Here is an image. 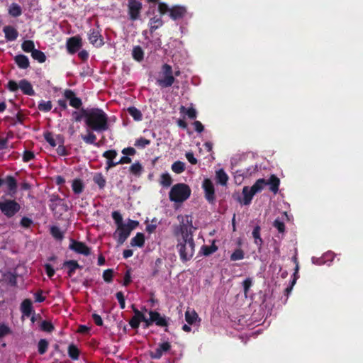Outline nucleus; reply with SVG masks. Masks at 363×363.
I'll return each mask as SVG.
<instances>
[{"label":"nucleus","mask_w":363,"mask_h":363,"mask_svg":"<svg viewBox=\"0 0 363 363\" xmlns=\"http://www.w3.org/2000/svg\"><path fill=\"white\" fill-rule=\"evenodd\" d=\"M180 224L175 227L174 235L177 238V250L179 252L180 259L183 262L189 261L194 255L195 243L192 233L188 230V225L192 226L191 218L186 215L185 216H178Z\"/></svg>","instance_id":"1"},{"label":"nucleus","mask_w":363,"mask_h":363,"mask_svg":"<svg viewBox=\"0 0 363 363\" xmlns=\"http://www.w3.org/2000/svg\"><path fill=\"white\" fill-rule=\"evenodd\" d=\"M85 113V124L91 130L103 133L109 128L108 115L99 108H89Z\"/></svg>","instance_id":"2"},{"label":"nucleus","mask_w":363,"mask_h":363,"mask_svg":"<svg viewBox=\"0 0 363 363\" xmlns=\"http://www.w3.org/2000/svg\"><path fill=\"white\" fill-rule=\"evenodd\" d=\"M267 185L269 186V190L274 194H277L280 185V179L275 174H271L267 180L263 178L257 179L250 189L256 194L261 192Z\"/></svg>","instance_id":"3"},{"label":"nucleus","mask_w":363,"mask_h":363,"mask_svg":"<svg viewBox=\"0 0 363 363\" xmlns=\"http://www.w3.org/2000/svg\"><path fill=\"white\" fill-rule=\"evenodd\" d=\"M191 194V190L189 185L184 183H178L172 187L169 197L172 201L182 203L190 197Z\"/></svg>","instance_id":"4"},{"label":"nucleus","mask_w":363,"mask_h":363,"mask_svg":"<svg viewBox=\"0 0 363 363\" xmlns=\"http://www.w3.org/2000/svg\"><path fill=\"white\" fill-rule=\"evenodd\" d=\"M176 81L172 67L167 63L162 65L159 77L156 79L157 84L161 88H168L172 86Z\"/></svg>","instance_id":"5"},{"label":"nucleus","mask_w":363,"mask_h":363,"mask_svg":"<svg viewBox=\"0 0 363 363\" xmlns=\"http://www.w3.org/2000/svg\"><path fill=\"white\" fill-rule=\"evenodd\" d=\"M6 87L11 92H16L21 89L25 95L34 96L35 94L32 84L26 79L20 80L18 83L11 79L8 82Z\"/></svg>","instance_id":"6"},{"label":"nucleus","mask_w":363,"mask_h":363,"mask_svg":"<svg viewBox=\"0 0 363 363\" xmlns=\"http://www.w3.org/2000/svg\"><path fill=\"white\" fill-rule=\"evenodd\" d=\"M21 205L14 199L0 201V211L7 218H13L21 210Z\"/></svg>","instance_id":"7"},{"label":"nucleus","mask_w":363,"mask_h":363,"mask_svg":"<svg viewBox=\"0 0 363 363\" xmlns=\"http://www.w3.org/2000/svg\"><path fill=\"white\" fill-rule=\"evenodd\" d=\"M89 43L96 48H101L104 45L101 29L97 24L96 28H91L87 33Z\"/></svg>","instance_id":"8"},{"label":"nucleus","mask_w":363,"mask_h":363,"mask_svg":"<svg viewBox=\"0 0 363 363\" xmlns=\"http://www.w3.org/2000/svg\"><path fill=\"white\" fill-rule=\"evenodd\" d=\"M143 8L142 3L137 0H128V13L130 20L135 21L140 18V12Z\"/></svg>","instance_id":"9"},{"label":"nucleus","mask_w":363,"mask_h":363,"mask_svg":"<svg viewBox=\"0 0 363 363\" xmlns=\"http://www.w3.org/2000/svg\"><path fill=\"white\" fill-rule=\"evenodd\" d=\"M202 188L204 191L205 198L210 203L216 201L215 188L210 179H205L202 183Z\"/></svg>","instance_id":"10"},{"label":"nucleus","mask_w":363,"mask_h":363,"mask_svg":"<svg viewBox=\"0 0 363 363\" xmlns=\"http://www.w3.org/2000/svg\"><path fill=\"white\" fill-rule=\"evenodd\" d=\"M69 248L74 252L84 256H88L91 254L90 248L84 242L77 241L74 239H70Z\"/></svg>","instance_id":"11"},{"label":"nucleus","mask_w":363,"mask_h":363,"mask_svg":"<svg viewBox=\"0 0 363 363\" xmlns=\"http://www.w3.org/2000/svg\"><path fill=\"white\" fill-rule=\"evenodd\" d=\"M187 13L186 6L174 5L171 7L169 16L173 21H177L184 18L187 15Z\"/></svg>","instance_id":"12"},{"label":"nucleus","mask_w":363,"mask_h":363,"mask_svg":"<svg viewBox=\"0 0 363 363\" xmlns=\"http://www.w3.org/2000/svg\"><path fill=\"white\" fill-rule=\"evenodd\" d=\"M172 345L169 342H164L160 343L158 347L150 352V357L154 359H160L164 353L169 352L171 350Z\"/></svg>","instance_id":"13"},{"label":"nucleus","mask_w":363,"mask_h":363,"mask_svg":"<svg viewBox=\"0 0 363 363\" xmlns=\"http://www.w3.org/2000/svg\"><path fill=\"white\" fill-rule=\"evenodd\" d=\"M82 46V39L79 36L71 37L67 40L66 47L69 54L76 53Z\"/></svg>","instance_id":"14"},{"label":"nucleus","mask_w":363,"mask_h":363,"mask_svg":"<svg viewBox=\"0 0 363 363\" xmlns=\"http://www.w3.org/2000/svg\"><path fill=\"white\" fill-rule=\"evenodd\" d=\"M131 230L129 229L128 226L123 224L117 227L116 232L114 233V236L117 237V242L119 245H122L129 237Z\"/></svg>","instance_id":"15"},{"label":"nucleus","mask_w":363,"mask_h":363,"mask_svg":"<svg viewBox=\"0 0 363 363\" xmlns=\"http://www.w3.org/2000/svg\"><path fill=\"white\" fill-rule=\"evenodd\" d=\"M66 100L69 101V106L78 109L82 105V101L80 98L76 96V94L71 89H66L63 94Z\"/></svg>","instance_id":"16"},{"label":"nucleus","mask_w":363,"mask_h":363,"mask_svg":"<svg viewBox=\"0 0 363 363\" xmlns=\"http://www.w3.org/2000/svg\"><path fill=\"white\" fill-rule=\"evenodd\" d=\"M117 155L118 152L116 150H106L103 153L102 156L107 160L106 166L105 167L106 171L117 165V162H114V159Z\"/></svg>","instance_id":"17"},{"label":"nucleus","mask_w":363,"mask_h":363,"mask_svg":"<svg viewBox=\"0 0 363 363\" xmlns=\"http://www.w3.org/2000/svg\"><path fill=\"white\" fill-rule=\"evenodd\" d=\"M132 308L134 312V315L129 320V325L132 328L138 329L141 320L144 319V314L136 308L134 305H132Z\"/></svg>","instance_id":"18"},{"label":"nucleus","mask_w":363,"mask_h":363,"mask_svg":"<svg viewBox=\"0 0 363 363\" xmlns=\"http://www.w3.org/2000/svg\"><path fill=\"white\" fill-rule=\"evenodd\" d=\"M62 267L67 268V275L69 277H72L75 274L77 269H81L83 267L77 260L65 261Z\"/></svg>","instance_id":"19"},{"label":"nucleus","mask_w":363,"mask_h":363,"mask_svg":"<svg viewBox=\"0 0 363 363\" xmlns=\"http://www.w3.org/2000/svg\"><path fill=\"white\" fill-rule=\"evenodd\" d=\"M149 315L151 317V321H153L157 326L167 327L168 325V321L166 318L162 316L159 312L150 311Z\"/></svg>","instance_id":"20"},{"label":"nucleus","mask_w":363,"mask_h":363,"mask_svg":"<svg viewBox=\"0 0 363 363\" xmlns=\"http://www.w3.org/2000/svg\"><path fill=\"white\" fill-rule=\"evenodd\" d=\"M20 310L23 316L30 317L35 312L32 301L30 298L24 299L21 303Z\"/></svg>","instance_id":"21"},{"label":"nucleus","mask_w":363,"mask_h":363,"mask_svg":"<svg viewBox=\"0 0 363 363\" xmlns=\"http://www.w3.org/2000/svg\"><path fill=\"white\" fill-rule=\"evenodd\" d=\"M4 184H6L9 191V194L11 196H13L16 194L18 185L17 181L14 177L11 175L6 176L4 179Z\"/></svg>","instance_id":"22"},{"label":"nucleus","mask_w":363,"mask_h":363,"mask_svg":"<svg viewBox=\"0 0 363 363\" xmlns=\"http://www.w3.org/2000/svg\"><path fill=\"white\" fill-rule=\"evenodd\" d=\"M5 38L7 41H13L17 39L18 33L17 30L11 26H6L3 28Z\"/></svg>","instance_id":"23"},{"label":"nucleus","mask_w":363,"mask_h":363,"mask_svg":"<svg viewBox=\"0 0 363 363\" xmlns=\"http://www.w3.org/2000/svg\"><path fill=\"white\" fill-rule=\"evenodd\" d=\"M14 61L20 69H26L30 67L28 57L23 54L16 55L14 57Z\"/></svg>","instance_id":"24"},{"label":"nucleus","mask_w":363,"mask_h":363,"mask_svg":"<svg viewBox=\"0 0 363 363\" xmlns=\"http://www.w3.org/2000/svg\"><path fill=\"white\" fill-rule=\"evenodd\" d=\"M86 135H82L81 138L83 141L86 144L94 145L96 147H99V143H96V135L89 128L86 130Z\"/></svg>","instance_id":"25"},{"label":"nucleus","mask_w":363,"mask_h":363,"mask_svg":"<svg viewBox=\"0 0 363 363\" xmlns=\"http://www.w3.org/2000/svg\"><path fill=\"white\" fill-rule=\"evenodd\" d=\"M163 25V21L160 16H154L150 19L149 26L150 31L152 33L159 28L162 27Z\"/></svg>","instance_id":"26"},{"label":"nucleus","mask_w":363,"mask_h":363,"mask_svg":"<svg viewBox=\"0 0 363 363\" xmlns=\"http://www.w3.org/2000/svg\"><path fill=\"white\" fill-rule=\"evenodd\" d=\"M216 182L222 186H226L228 181V176L223 169H220L216 172Z\"/></svg>","instance_id":"27"},{"label":"nucleus","mask_w":363,"mask_h":363,"mask_svg":"<svg viewBox=\"0 0 363 363\" xmlns=\"http://www.w3.org/2000/svg\"><path fill=\"white\" fill-rule=\"evenodd\" d=\"M255 194L248 186H244L242 189V203L245 206L250 205Z\"/></svg>","instance_id":"28"},{"label":"nucleus","mask_w":363,"mask_h":363,"mask_svg":"<svg viewBox=\"0 0 363 363\" xmlns=\"http://www.w3.org/2000/svg\"><path fill=\"white\" fill-rule=\"evenodd\" d=\"M260 231L261 228L259 225H257L254 228L252 233V237L254 238V242L259 247H261V246L263 244V240L261 238Z\"/></svg>","instance_id":"29"},{"label":"nucleus","mask_w":363,"mask_h":363,"mask_svg":"<svg viewBox=\"0 0 363 363\" xmlns=\"http://www.w3.org/2000/svg\"><path fill=\"white\" fill-rule=\"evenodd\" d=\"M145 244V235L142 233H138L130 240L131 246L142 247Z\"/></svg>","instance_id":"30"},{"label":"nucleus","mask_w":363,"mask_h":363,"mask_svg":"<svg viewBox=\"0 0 363 363\" xmlns=\"http://www.w3.org/2000/svg\"><path fill=\"white\" fill-rule=\"evenodd\" d=\"M72 188L75 194H80L84 189V184L82 179H75L72 182Z\"/></svg>","instance_id":"31"},{"label":"nucleus","mask_w":363,"mask_h":363,"mask_svg":"<svg viewBox=\"0 0 363 363\" xmlns=\"http://www.w3.org/2000/svg\"><path fill=\"white\" fill-rule=\"evenodd\" d=\"M179 111L182 114L186 115L190 119H195L197 117V112L193 107L186 108L184 106H181Z\"/></svg>","instance_id":"32"},{"label":"nucleus","mask_w":363,"mask_h":363,"mask_svg":"<svg viewBox=\"0 0 363 363\" xmlns=\"http://www.w3.org/2000/svg\"><path fill=\"white\" fill-rule=\"evenodd\" d=\"M56 139L58 140L59 143H60L57 148V154L60 156H67L68 155V152L66 150V147L63 145L64 140H63L62 135H57Z\"/></svg>","instance_id":"33"},{"label":"nucleus","mask_w":363,"mask_h":363,"mask_svg":"<svg viewBox=\"0 0 363 363\" xmlns=\"http://www.w3.org/2000/svg\"><path fill=\"white\" fill-rule=\"evenodd\" d=\"M132 56L138 62H141L144 59V52L139 45L135 46L133 49Z\"/></svg>","instance_id":"34"},{"label":"nucleus","mask_w":363,"mask_h":363,"mask_svg":"<svg viewBox=\"0 0 363 363\" xmlns=\"http://www.w3.org/2000/svg\"><path fill=\"white\" fill-rule=\"evenodd\" d=\"M9 13L13 17H18L22 14L21 7L18 4L13 3L9 7Z\"/></svg>","instance_id":"35"},{"label":"nucleus","mask_w":363,"mask_h":363,"mask_svg":"<svg viewBox=\"0 0 363 363\" xmlns=\"http://www.w3.org/2000/svg\"><path fill=\"white\" fill-rule=\"evenodd\" d=\"M31 57L40 63H43L46 60V56L45 53L37 49H35L31 52Z\"/></svg>","instance_id":"36"},{"label":"nucleus","mask_w":363,"mask_h":363,"mask_svg":"<svg viewBox=\"0 0 363 363\" xmlns=\"http://www.w3.org/2000/svg\"><path fill=\"white\" fill-rule=\"evenodd\" d=\"M68 354L72 359L77 360L79 357V350L76 345L71 344L68 347Z\"/></svg>","instance_id":"37"},{"label":"nucleus","mask_w":363,"mask_h":363,"mask_svg":"<svg viewBox=\"0 0 363 363\" xmlns=\"http://www.w3.org/2000/svg\"><path fill=\"white\" fill-rule=\"evenodd\" d=\"M128 113L133 118L135 121H140L143 118V115L140 110L134 106L128 108Z\"/></svg>","instance_id":"38"},{"label":"nucleus","mask_w":363,"mask_h":363,"mask_svg":"<svg viewBox=\"0 0 363 363\" xmlns=\"http://www.w3.org/2000/svg\"><path fill=\"white\" fill-rule=\"evenodd\" d=\"M143 170L142 164L138 161L133 163L130 167L129 171L135 176H140Z\"/></svg>","instance_id":"39"},{"label":"nucleus","mask_w":363,"mask_h":363,"mask_svg":"<svg viewBox=\"0 0 363 363\" xmlns=\"http://www.w3.org/2000/svg\"><path fill=\"white\" fill-rule=\"evenodd\" d=\"M198 318L199 315L195 312V311L190 312L189 310H187L185 312V320L188 323V324L193 325Z\"/></svg>","instance_id":"40"},{"label":"nucleus","mask_w":363,"mask_h":363,"mask_svg":"<svg viewBox=\"0 0 363 363\" xmlns=\"http://www.w3.org/2000/svg\"><path fill=\"white\" fill-rule=\"evenodd\" d=\"M22 50L26 52H32L35 48L34 42L31 40H24L21 44Z\"/></svg>","instance_id":"41"},{"label":"nucleus","mask_w":363,"mask_h":363,"mask_svg":"<svg viewBox=\"0 0 363 363\" xmlns=\"http://www.w3.org/2000/svg\"><path fill=\"white\" fill-rule=\"evenodd\" d=\"M93 181L101 189H103L106 184V181L101 173H97L94 176Z\"/></svg>","instance_id":"42"},{"label":"nucleus","mask_w":363,"mask_h":363,"mask_svg":"<svg viewBox=\"0 0 363 363\" xmlns=\"http://www.w3.org/2000/svg\"><path fill=\"white\" fill-rule=\"evenodd\" d=\"M160 184L164 187L170 186L172 183V179L169 173H163L160 176Z\"/></svg>","instance_id":"43"},{"label":"nucleus","mask_w":363,"mask_h":363,"mask_svg":"<svg viewBox=\"0 0 363 363\" xmlns=\"http://www.w3.org/2000/svg\"><path fill=\"white\" fill-rule=\"evenodd\" d=\"M50 234L55 239L57 240H62L64 238L63 232L61 231L60 228L55 225L50 228Z\"/></svg>","instance_id":"44"},{"label":"nucleus","mask_w":363,"mask_h":363,"mask_svg":"<svg viewBox=\"0 0 363 363\" xmlns=\"http://www.w3.org/2000/svg\"><path fill=\"white\" fill-rule=\"evenodd\" d=\"M172 170L176 174H181L185 170V164L181 161H176L172 164Z\"/></svg>","instance_id":"45"},{"label":"nucleus","mask_w":363,"mask_h":363,"mask_svg":"<svg viewBox=\"0 0 363 363\" xmlns=\"http://www.w3.org/2000/svg\"><path fill=\"white\" fill-rule=\"evenodd\" d=\"M52 105L50 101H40L38 104V108L43 112H48L52 109Z\"/></svg>","instance_id":"46"},{"label":"nucleus","mask_w":363,"mask_h":363,"mask_svg":"<svg viewBox=\"0 0 363 363\" xmlns=\"http://www.w3.org/2000/svg\"><path fill=\"white\" fill-rule=\"evenodd\" d=\"M49 343L45 339H40L38 344V351L40 354H44L48 349Z\"/></svg>","instance_id":"47"},{"label":"nucleus","mask_w":363,"mask_h":363,"mask_svg":"<svg viewBox=\"0 0 363 363\" xmlns=\"http://www.w3.org/2000/svg\"><path fill=\"white\" fill-rule=\"evenodd\" d=\"M244 257V251L240 248H238L231 254L230 259L231 261H238L242 259Z\"/></svg>","instance_id":"48"},{"label":"nucleus","mask_w":363,"mask_h":363,"mask_svg":"<svg viewBox=\"0 0 363 363\" xmlns=\"http://www.w3.org/2000/svg\"><path fill=\"white\" fill-rule=\"evenodd\" d=\"M4 277H5L6 281L10 286H14V287L17 286V275L16 274L11 273V272H9V273L6 274L4 275Z\"/></svg>","instance_id":"49"},{"label":"nucleus","mask_w":363,"mask_h":363,"mask_svg":"<svg viewBox=\"0 0 363 363\" xmlns=\"http://www.w3.org/2000/svg\"><path fill=\"white\" fill-rule=\"evenodd\" d=\"M218 247L215 244H212L211 245H203L201 247V250L203 254L205 256H208L213 253H214L216 251H217Z\"/></svg>","instance_id":"50"},{"label":"nucleus","mask_w":363,"mask_h":363,"mask_svg":"<svg viewBox=\"0 0 363 363\" xmlns=\"http://www.w3.org/2000/svg\"><path fill=\"white\" fill-rule=\"evenodd\" d=\"M273 226L276 228L278 232L282 235L285 233L286 227L285 224L283 221H281L279 218L275 219L273 223Z\"/></svg>","instance_id":"51"},{"label":"nucleus","mask_w":363,"mask_h":363,"mask_svg":"<svg viewBox=\"0 0 363 363\" xmlns=\"http://www.w3.org/2000/svg\"><path fill=\"white\" fill-rule=\"evenodd\" d=\"M44 138L50 146L55 147L57 145L56 140L54 138L52 133L47 131L43 134Z\"/></svg>","instance_id":"52"},{"label":"nucleus","mask_w":363,"mask_h":363,"mask_svg":"<svg viewBox=\"0 0 363 363\" xmlns=\"http://www.w3.org/2000/svg\"><path fill=\"white\" fill-rule=\"evenodd\" d=\"M40 329L43 331L51 333L54 330L55 327L50 321L43 320L40 324Z\"/></svg>","instance_id":"53"},{"label":"nucleus","mask_w":363,"mask_h":363,"mask_svg":"<svg viewBox=\"0 0 363 363\" xmlns=\"http://www.w3.org/2000/svg\"><path fill=\"white\" fill-rule=\"evenodd\" d=\"M113 269H107L104 271L103 272V279L105 282L106 283H111L113 281Z\"/></svg>","instance_id":"54"},{"label":"nucleus","mask_w":363,"mask_h":363,"mask_svg":"<svg viewBox=\"0 0 363 363\" xmlns=\"http://www.w3.org/2000/svg\"><path fill=\"white\" fill-rule=\"evenodd\" d=\"M60 200V198L58 194H53L50 195V199H49V201H50L49 207H50V208L51 210L54 211L57 208V201H58Z\"/></svg>","instance_id":"55"},{"label":"nucleus","mask_w":363,"mask_h":363,"mask_svg":"<svg viewBox=\"0 0 363 363\" xmlns=\"http://www.w3.org/2000/svg\"><path fill=\"white\" fill-rule=\"evenodd\" d=\"M84 111H89V108H81L80 112L78 113L77 111H73L72 116H74V121L76 122H80L82 118L85 119V113Z\"/></svg>","instance_id":"56"},{"label":"nucleus","mask_w":363,"mask_h":363,"mask_svg":"<svg viewBox=\"0 0 363 363\" xmlns=\"http://www.w3.org/2000/svg\"><path fill=\"white\" fill-rule=\"evenodd\" d=\"M151 141L148 139H146L145 138H140L137 139L135 142V146L144 148L147 145H149L150 144Z\"/></svg>","instance_id":"57"},{"label":"nucleus","mask_w":363,"mask_h":363,"mask_svg":"<svg viewBox=\"0 0 363 363\" xmlns=\"http://www.w3.org/2000/svg\"><path fill=\"white\" fill-rule=\"evenodd\" d=\"M111 216L117 227L124 224L123 223V217L118 211H113Z\"/></svg>","instance_id":"58"},{"label":"nucleus","mask_w":363,"mask_h":363,"mask_svg":"<svg viewBox=\"0 0 363 363\" xmlns=\"http://www.w3.org/2000/svg\"><path fill=\"white\" fill-rule=\"evenodd\" d=\"M171 8L164 2H160L158 4V11L161 15H164L167 13H170Z\"/></svg>","instance_id":"59"},{"label":"nucleus","mask_w":363,"mask_h":363,"mask_svg":"<svg viewBox=\"0 0 363 363\" xmlns=\"http://www.w3.org/2000/svg\"><path fill=\"white\" fill-rule=\"evenodd\" d=\"M33 223V220L26 216L23 217L20 221V225L23 228H29Z\"/></svg>","instance_id":"60"},{"label":"nucleus","mask_w":363,"mask_h":363,"mask_svg":"<svg viewBox=\"0 0 363 363\" xmlns=\"http://www.w3.org/2000/svg\"><path fill=\"white\" fill-rule=\"evenodd\" d=\"M116 297L119 303L120 308L124 309L125 308V301L123 293L122 291H118L116 294Z\"/></svg>","instance_id":"61"},{"label":"nucleus","mask_w":363,"mask_h":363,"mask_svg":"<svg viewBox=\"0 0 363 363\" xmlns=\"http://www.w3.org/2000/svg\"><path fill=\"white\" fill-rule=\"evenodd\" d=\"M35 158V154L33 152L30 150H25L23 154V161L24 162H28Z\"/></svg>","instance_id":"62"},{"label":"nucleus","mask_w":363,"mask_h":363,"mask_svg":"<svg viewBox=\"0 0 363 363\" xmlns=\"http://www.w3.org/2000/svg\"><path fill=\"white\" fill-rule=\"evenodd\" d=\"M11 333L10 328L5 324L0 325V340Z\"/></svg>","instance_id":"63"},{"label":"nucleus","mask_w":363,"mask_h":363,"mask_svg":"<svg viewBox=\"0 0 363 363\" xmlns=\"http://www.w3.org/2000/svg\"><path fill=\"white\" fill-rule=\"evenodd\" d=\"M43 291L39 289L34 294L35 302L42 303L43 302L46 297L43 295Z\"/></svg>","instance_id":"64"}]
</instances>
